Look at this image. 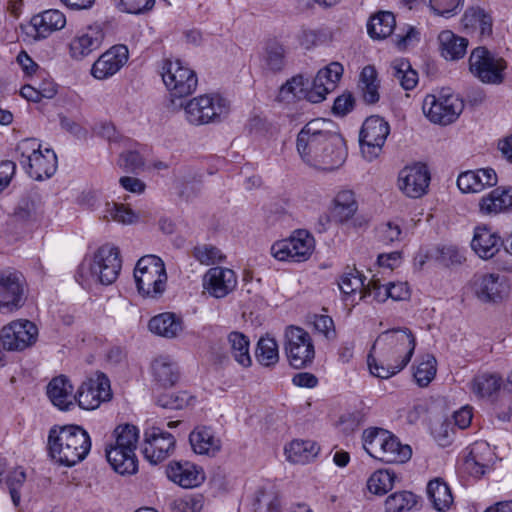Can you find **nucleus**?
<instances>
[{
    "label": "nucleus",
    "mask_w": 512,
    "mask_h": 512,
    "mask_svg": "<svg viewBox=\"0 0 512 512\" xmlns=\"http://www.w3.org/2000/svg\"><path fill=\"white\" fill-rule=\"evenodd\" d=\"M325 141L335 148L333 157L339 161L340 152L337 150H341V134L336 124L324 118H316L306 123L296 139V149L303 162L313 167L319 166V162H329L331 159L320 151Z\"/></svg>",
    "instance_id": "f257e3e1"
},
{
    "label": "nucleus",
    "mask_w": 512,
    "mask_h": 512,
    "mask_svg": "<svg viewBox=\"0 0 512 512\" xmlns=\"http://www.w3.org/2000/svg\"><path fill=\"white\" fill-rule=\"evenodd\" d=\"M90 449V436L80 426H55L49 431V455L60 465L71 467L81 462L86 458Z\"/></svg>",
    "instance_id": "f03ea898"
},
{
    "label": "nucleus",
    "mask_w": 512,
    "mask_h": 512,
    "mask_svg": "<svg viewBox=\"0 0 512 512\" xmlns=\"http://www.w3.org/2000/svg\"><path fill=\"white\" fill-rule=\"evenodd\" d=\"M121 267L119 249L105 244L95 252L92 261L80 265L77 281L82 287H88L92 282L110 285L118 278Z\"/></svg>",
    "instance_id": "7ed1b4c3"
},
{
    "label": "nucleus",
    "mask_w": 512,
    "mask_h": 512,
    "mask_svg": "<svg viewBox=\"0 0 512 512\" xmlns=\"http://www.w3.org/2000/svg\"><path fill=\"white\" fill-rule=\"evenodd\" d=\"M115 444L106 448V457L112 468L119 474H133L137 471L135 450L139 430L131 424L119 425L114 430Z\"/></svg>",
    "instance_id": "20e7f679"
},
{
    "label": "nucleus",
    "mask_w": 512,
    "mask_h": 512,
    "mask_svg": "<svg viewBox=\"0 0 512 512\" xmlns=\"http://www.w3.org/2000/svg\"><path fill=\"white\" fill-rule=\"evenodd\" d=\"M416 347V339L408 328H393L382 332L373 344L372 350L379 349L386 361H397L406 366Z\"/></svg>",
    "instance_id": "39448f33"
},
{
    "label": "nucleus",
    "mask_w": 512,
    "mask_h": 512,
    "mask_svg": "<svg viewBox=\"0 0 512 512\" xmlns=\"http://www.w3.org/2000/svg\"><path fill=\"white\" fill-rule=\"evenodd\" d=\"M134 278L140 294L155 298L165 290L167 274L163 261L155 255L140 258L134 269Z\"/></svg>",
    "instance_id": "423d86ee"
},
{
    "label": "nucleus",
    "mask_w": 512,
    "mask_h": 512,
    "mask_svg": "<svg viewBox=\"0 0 512 512\" xmlns=\"http://www.w3.org/2000/svg\"><path fill=\"white\" fill-rule=\"evenodd\" d=\"M187 121L193 125L219 122L229 112V102L219 94H204L184 105Z\"/></svg>",
    "instance_id": "0eeeda50"
},
{
    "label": "nucleus",
    "mask_w": 512,
    "mask_h": 512,
    "mask_svg": "<svg viewBox=\"0 0 512 512\" xmlns=\"http://www.w3.org/2000/svg\"><path fill=\"white\" fill-rule=\"evenodd\" d=\"M506 62L486 47H477L469 57V70L481 82L486 84H501L504 80Z\"/></svg>",
    "instance_id": "6e6552de"
},
{
    "label": "nucleus",
    "mask_w": 512,
    "mask_h": 512,
    "mask_svg": "<svg viewBox=\"0 0 512 512\" xmlns=\"http://www.w3.org/2000/svg\"><path fill=\"white\" fill-rule=\"evenodd\" d=\"M464 109V102L453 93L429 94L422 104L423 113L435 124L448 125L456 121Z\"/></svg>",
    "instance_id": "1a4fd4ad"
},
{
    "label": "nucleus",
    "mask_w": 512,
    "mask_h": 512,
    "mask_svg": "<svg viewBox=\"0 0 512 512\" xmlns=\"http://www.w3.org/2000/svg\"><path fill=\"white\" fill-rule=\"evenodd\" d=\"M162 79L173 98H182L192 94L197 87L196 73L184 66L179 59L164 61L162 66Z\"/></svg>",
    "instance_id": "9d476101"
},
{
    "label": "nucleus",
    "mask_w": 512,
    "mask_h": 512,
    "mask_svg": "<svg viewBox=\"0 0 512 512\" xmlns=\"http://www.w3.org/2000/svg\"><path fill=\"white\" fill-rule=\"evenodd\" d=\"M285 352L292 367L301 369L310 365L315 349L309 333L300 327H288L285 331Z\"/></svg>",
    "instance_id": "9b49d317"
},
{
    "label": "nucleus",
    "mask_w": 512,
    "mask_h": 512,
    "mask_svg": "<svg viewBox=\"0 0 512 512\" xmlns=\"http://www.w3.org/2000/svg\"><path fill=\"white\" fill-rule=\"evenodd\" d=\"M390 133L388 122L378 116L373 115L365 119L359 134V142L363 156L372 161L382 151V147Z\"/></svg>",
    "instance_id": "f8f14e48"
},
{
    "label": "nucleus",
    "mask_w": 512,
    "mask_h": 512,
    "mask_svg": "<svg viewBox=\"0 0 512 512\" xmlns=\"http://www.w3.org/2000/svg\"><path fill=\"white\" fill-rule=\"evenodd\" d=\"M314 250V238L306 230H297L288 239L275 242L271 254L280 261L303 262Z\"/></svg>",
    "instance_id": "ddd939ff"
},
{
    "label": "nucleus",
    "mask_w": 512,
    "mask_h": 512,
    "mask_svg": "<svg viewBox=\"0 0 512 512\" xmlns=\"http://www.w3.org/2000/svg\"><path fill=\"white\" fill-rule=\"evenodd\" d=\"M175 437L159 427H150L144 431L141 452L151 464L167 459L175 450Z\"/></svg>",
    "instance_id": "4468645a"
},
{
    "label": "nucleus",
    "mask_w": 512,
    "mask_h": 512,
    "mask_svg": "<svg viewBox=\"0 0 512 512\" xmlns=\"http://www.w3.org/2000/svg\"><path fill=\"white\" fill-rule=\"evenodd\" d=\"M38 329L29 320L13 321L0 333L2 347L8 351H22L35 343Z\"/></svg>",
    "instance_id": "2eb2a0df"
},
{
    "label": "nucleus",
    "mask_w": 512,
    "mask_h": 512,
    "mask_svg": "<svg viewBox=\"0 0 512 512\" xmlns=\"http://www.w3.org/2000/svg\"><path fill=\"white\" fill-rule=\"evenodd\" d=\"M25 279L20 272L0 275V312L11 313L25 303Z\"/></svg>",
    "instance_id": "dca6fc26"
},
{
    "label": "nucleus",
    "mask_w": 512,
    "mask_h": 512,
    "mask_svg": "<svg viewBox=\"0 0 512 512\" xmlns=\"http://www.w3.org/2000/svg\"><path fill=\"white\" fill-rule=\"evenodd\" d=\"M112 397L110 381L104 374H97L82 383L76 394L79 407L85 410H94L102 402L109 401Z\"/></svg>",
    "instance_id": "f3484780"
},
{
    "label": "nucleus",
    "mask_w": 512,
    "mask_h": 512,
    "mask_svg": "<svg viewBox=\"0 0 512 512\" xmlns=\"http://www.w3.org/2000/svg\"><path fill=\"white\" fill-rule=\"evenodd\" d=\"M429 183L430 173L422 163L404 167L398 176L399 189L410 198L416 199L426 194Z\"/></svg>",
    "instance_id": "a211bd4d"
},
{
    "label": "nucleus",
    "mask_w": 512,
    "mask_h": 512,
    "mask_svg": "<svg viewBox=\"0 0 512 512\" xmlns=\"http://www.w3.org/2000/svg\"><path fill=\"white\" fill-rule=\"evenodd\" d=\"M237 275L229 268L216 266L206 271L202 279L205 292L216 299L225 298L237 286Z\"/></svg>",
    "instance_id": "6ab92c4d"
},
{
    "label": "nucleus",
    "mask_w": 512,
    "mask_h": 512,
    "mask_svg": "<svg viewBox=\"0 0 512 512\" xmlns=\"http://www.w3.org/2000/svg\"><path fill=\"white\" fill-rule=\"evenodd\" d=\"M129 51L125 45H115L104 52L93 64L91 74L99 80L117 73L128 61Z\"/></svg>",
    "instance_id": "aec40b11"
},
{
    "label": "nucleus",
    "mask_w": 512,
    "mask_h": 512,
    "mask_svg": "<svg viewBox=\"0 0 512 512\" xmlns=\"http://www.w3.org/2000/svg\"><path fill=\"white\" fill-rule=\"evenodd\" d=\"M343 74V67L338 62H332L325 68L318 71L313 80L312 89L308 94V101L319 103L325 96L333 91L337 82Z\"/></svg>",
    "instance_id": "412c9836"
},
{
    "label": "nucleus",
    "mask_w": 512,
    "mask_h": 512,
    "mask_svg": "<svg viewBox=\"0 0 512 512\" xmlns=\"http://www.w3.org/2000/svg\"><path fill=\"white\" fill-rule=\"evenodd\" d=\"M104 32L99 25L89 26L77 35L70 43L72 58L82 60L98 50L103 42Z\"/></svg>",
    "instance_id": "4be33fe9"
},
{
    "label": "nucleus",
    "mask_w": 512,
    "mask_h": 512,
    "mask_svg": "<svg viewBox=\"0 0 512 512\" xmlns=\"http://www.w3.org/2000/svg\"><path fill=\"white\" fill-rule=\"evenodd\" d=\"M473 290L482 302H497L507 293V286L495 274L476 276L473 280Z\"/></svg>",
    "instance_id": "5701e85b"
},
{
    "label": "nucleus",
    "mask_w": 512,
    "mask_h": 512,
    "mask_svg": "<svg viewBox=\"0 0 512 512\" xmlns=\"http://www.w3.org/2000/svg\"><path fill=\"white\" fill-rule=\"evenodd\" d=\"M497 184V174L492 168L466 171L457 179L458 188L464 193H478Z\"/></svg>",
    "instance_id": "b1692460"
},
{
    "label": "nucleus",
    "mask_w": 512,
    "mask_h": 512,
    "mask_svg": "<svg viewBox=\"0 0 512 512\" xmlns=\"http://www.w3.org/2000/svg\"><path fill=\"white\" fill-rule=\"evenodd\" d=\"M501 237L487 227H477L471 241V247L482 259H491L503 247Z\"/></svg>",
    "instance_id": "393cba45"
},
{
    "label": "nucleus",
    "mask_w": 512,
    "mask_h": 512,
    "mask_svg": "<svg viewBox=\"0 0 512 512\" xmlns=\"http://www.w3.org/2000/svg\"><path fill=\"white\" fill-rule=\"evenodd\" d=\"M167 476L183 488L196 487L204 480L201 469L190 462H171L167 467Z\"/></svg>",
    "instance_id": "a878e982"
},
{
    "label": "nucleus",
    "mask_w": 512,
    "mask_h": 512,
    "mask_svg": "<svg viewBox=\"0 0 512 512\" xmlns=\"http://www.w3.org/2000/svg\"><path fill=\"white\" fill-rule=\"evenodd\" d=\"M46 393L52 404L60 410L67 411L74 406L76 395H73V386L64 375L53 378L47 385Z\"/></svg>",
    "instance_id": "bb28decb"
},
{
    "label": "nucleus",
    "mask_w": 512,
    "mask_h": 512,
    "mask_svg": "<svg viewBox=\"0 0 512 512\" xmlns=\"http://www.w3.org/2000/svg\"><path fill=\"white\" fill-rule=\"evenodd\" d=\"M24 169L34 180L42 181L50 178L57 169V156L53 150L46 148L44 152H38L32 157Z\"/></svg>",
    "instance_id": "cd10ccee"
},
{
    "label": "nucleus",
    "mask_w": 512,
    "mask_h": 512,
    "mask_svg": "<svg viewBox=\"0 0 512 512\" xmlns=\"http://www.w3.org/2000/svg\"><path fill=\"white\" fill-rule=\"evenodd\" d=\"M189 442L195 453L210 457H214L222 446L221 440L206 426L196 427L189 435Z\"/></svg>",
    "instance_id": "c85d7f7f"
},
{
    "label": "nucleus",
    "mask_w": 512,
    "mask_h": 512,
    "mask_svg": "<svg viewBox=\"0 0 512 512\" xmlns=\"http://www.w3.org/2000/svg\"><path fill=\"white\" fill-rule=\"evenodd\" d=\"M65 24V15L57 9L46 10L31 19V25L38 38L48 37L53 31L62 29Z\"/></svg>",
    "instance_id": "c756f323"
},
{
    "label": "nucleus",
    "mask_w": 512,
    "mask_h": 512,
    "mask_svg": "<svg viewBox=\"0 0 512 512\" xmlns=\"http://www.w3.org/2000/svg\"><path fill=\"white\" fill-rule=\"evenodd\" d=\"M148 328L158 336L173 339L183 330V322L176 314L165 312L152 317L149 320Z\"/></svg>",
    "instance_id": "7c9ffc66"
},
{
    "label": "nucleus",
    "mask_w": 512,
    "mask_h": 512,
    "mask_svg": "<svg viewBox=\"0 0 512 512\" xmlns=\"http://www.w3.org/2000/svg\"><path fill=\"white\" fill-rule=\"evenodd\" d=\"M154 381L162 387L175 385L180 377L177 364L167 356H160L151 363Z\"/></svg>",
    "instance_id": "2f4dec72"
},
{
    "label": "nucleus",
    "mask_w": 512,
    "mask_h": 512,
    "mask_svg": "<svg viewBox=\"0 0 512 512\" xmlns=\"http://www.w3.org/2000/svg\"><path fill=\"white\" fill-rule=\"evenodd\" d=\"M438 41L441 55L447 60H458L466 54L468 40L450 30L442 31Z\"/></svg>",
    "instance_id": "473e14b6"
},
{
    "label": "nucleus",
    "mask_w": 512,
    "mask_h": 512,
    "mask_svg": "<svg viewBox=\"0 0 512 512\" xmlns=\"http://www.w3.org/2000/svg\"><path fill=\"white\" fill-rule=\"evenodd\" d=\"M512 187H498L484 196L480 203V210L485 214H497L510 209Z\"/></svg>",
    "instance_id": "72a5a7b5"
},
{
    "label": "nucleus",
    "mask_w": 512,
    "mask_h": 512,
    "mask_svg": "<svg viewBox=\"0 0 512 512\" xmlns=\"http://www.w3.org/2000/svg\"><path fill=\"white\" fill-rule=\"evenodd\" d=\"M427 495L434 509L439 512L448 511L454 501L449 486L441 478L429 481Z\"/></svg>",
    "instance_id": "f704fd0d"
},
{
    "label": "nucleus",
    "mask_w": 512,
    "mask_h": 512,
    "mask_svg": "<svg viewBox=\"0 0 512 512\" xmlns=\"http://www.w3.org/2000/svg\"><path fill=\"white\" fill-rule=\"evenodd\" d=\"M503 385V380L497 373H481L471 381L472 392L481 398H491L496 395Z\"/></svg>",
    "instance_id": "c9c22d12"
},
{
    "label": "nucleus",
    "mask_w": 512,
    "mask_h": 512,
    "mask_svg": "<svg viewBox=\"0 0 512 512\" xmlns=\"http://www.w3.org/2000/svg\"><path fill=\"white\" fill-rule=\"evenodd\" d=\"M319 446L312 440H294L285 448L287 459L292 463H307L319 453Z\"/></svg>",
    "instance_id": "e433bc0d"
},
{
    "label": "nucleus",
    "mask_w": 512,
    "mask_h": 512,
    "mask_svg": "<svg viewBox=\"0 0 512 512\" xmlns=\"http://www.w3.org/2000/svg\"><path fill=\"white\" fill-rule=\"evenodd\" d=\"M358 209L354 193L350 190H344L337 194L332 208L333 221L344 223L356 213Z\"/></svg>",
    "instance_id": "4c0bfd02"
},
{
    "label": "nucleus",
    "mask_w": 512,
    "mask_h": 512,
    "mask_svg": "<svg viewBox=\"0 0 512 512\" xmlns=\"http://www.w3.org/2000/svg\"><path fill=\"white\" fill-rule=\"evenodd\" d=\"M382 454L379 459L385 463H405L412 456V449L409 445H404L391 433L384 444Z\"/></svg>",
    "instance_id": "58836bf2"
},
{
    "label": "nucleus",
    "mask_w": 512,
    "mask_h": 512,
    "mask_svg": "<svg viewBox=\"0 0 512 512\" xmlns=\"http://www.w3.org/2000/svg\"><path fill=\"white\" fill-rule=\"evenodd\" d=\"M391 432L378 427H369L362 433L363 448L373 458L379 459L384 444L389 439Z\"/></svg>",
    "instance_id": "ea45409f"
},
{
    "label": "nucleus",
    "mask_w": 512,
    "mask_h": 512,
    "mask_svg": "<svg viewBox=\"0 0 512 512\" xmlns=\"http://www.w3.org/2000/svg\"><path fill=\"white\" fill-rule=\"evenodd\" d=\"M380 82L377 72L373 66H365L362 69L359 80V88L362 91V97L365 103L375 104L380 99L379 94Z\"/></svg>",
    "instance_id": "a19ab883"
},
{
    "label": "nucleus",
    "mask_w": 512,
    "mask_h": 512,
    "mask_svg": "<svg viewBox=\"0 0 512 512\" xmlns=\"http://www.w3.org/2000/svg\"><path fill=\"white\" fill-rule=\"evenodd\" d=\"M309 81L302 75L293 76L287 80L280 89L277 96L278 101L291 103L296 99L307 98L310 91H307Z\"/></svg>",
    "instance_id": "79ce46f5"
},
{
    "label": "nucleus",
    "mask_w": 512,
    "mask_h": 512,
    "mask_svg": "<svg viewBox=\"0 0 512 512\" xmlns=\"http://www.w3.org/2000/svg\"><path fill=\"white\" fill-rule=\"evenodd\" d=\"M396 25L393 13L383 11L372 16L368 22L369 35L374 39H384L391 35Z\"/></svg>",
    "instance_id": "37998d69"
},
{
    "label": "nucleus",
    "mask_w": 512,
    "mask_h": 512,
    "mask_svg": "<svg viewBox=\"0 0 512 512\" xmlns=\"http://www.w3.org/2000/svg\"><path fill=\"white\" fill-rule=\"evenodd\" d=\"M227 339L230 345V352L235 361L244 368L249 367L252 360L249 353L250 343L248 337L241 332L232 331Z\"/></svg>",
    "instance_id": "c03bdc74"
},
{
    "label": "nucleus",
    "mask_w": 512,
    "mask_h": 512,
    "mask_svg": "<svg viewBox=\"0 0 512 512\" xmlns=\"http://www.w3.org/2000/svg\"><path fill=\"white\" fill-rule=\"evenodd\" d=\"M285 47L277 42L271 41L266 45L263 61L264 66L271 72H279L285 66Z\"/></svg>",
    "instance_id": "a18cd8bd"
},
{
    "label": "nucleus",
    "mask_w": 512,
    "mask_h": 512,
    "mask_svg": "<svg viewBox=\"0 0 512 512\" xmlns=\"http://www.w3.org/2000/svg\"><path fill=\"white\" fill-rule=\"evenodd\" d=\"M365 277L356 269L347 267L346 271L340 276L338 286L341 292L349 296L356 291H360L363 295L365 289Z\"/></svg>",
    "instance_id": "49530a36"
},
{
    "label": "nucleus",
    "mask_w": 512,
    "mask_h": 512,
    "mask_svg": "<svg viewBox=\"0 0 512 512\" xmlns=\"http://www.w3.org/2000/svg\"><path fill=\"white\" fill-rule=\"evenodd\" d=\"M396 474L390 470H378L367 481L368 490L376 495H384L390 491L396 479Z\"/></svg>",
    "instance_id": "de8ad7c7"
},
{
    "label": "nucleus",
    "mask_w": 512,
    "mask_h": 512,
    "mask_svg": "<svg viewBox=\"0 0 512 512\" xmlns=\"http://www.w3.org/2000/svg\"><path fill=\"white\" fill-rule=\"evenodd\" d=\"M256 358L264 366L275 365L279 360L278 345L275 339L262 337L257 343Z\"/></svg>",
    "instance_id": "09e8293b"
},
{
    "label": "nucleus",
    "mask_w": 512,
    "mask_h": 512,
    "mask_svg": "<svg viewBox=\"0 0 512 512\" xmlns=\"http://www.w3.org/2000/svg\"><path fill=\"white\" fill-rule=\"evenodd\" d=\"M417 504V497L409 491L395 492L385 500L386 512H404Z\"/></svg>",
    "instance_id": "8fccbe9b"
},
{
    "label": "nucleus",
    "mask_w": 512,
    "mask_h": 512,
    "mask_svg": "<svg viewBox=\"0 0 512 512\" xmlns=\"http://www.w3.org/2000/svg\"><path fill=\"white\" fill-rule=\"evenodd\" d=\"M394 77L405 90H412L418 83V73L412 69L409 61L399 60L393 65Z\"/></svg>",
    "instance_id": "3c124183"
},
{
    "label": "nucleus",
    "mask_w": 512,
    "mask_h": 512,
    "mask_svg": "<svg viewBox=\"0 0 512 512\" xmlns=\"http://www.w3.org/2000/svg\"><path fill=\"white\" fill-rule=\"evenodd\" d=\"M192 256L202 265L212 266L221 263L226 256L211 244H198L192 250Z\"/></svg>",
    "instance_id": "603ef678"
},
{
    "label": "nucleus",
    "mask_w": 512,
    "mask_h": 512,
    "mask_svg": "<svg viewBox=\"0 0 512 512\" xmlns=\"http://www.w3.org/2000/svg\"><path fill=\"white\" fill-rule=\"evenodd\" d=\"M436 359L433 355L427 354L420 362L414 372V378L421 387L427 386L436 375Z\"/></svg>",
    "instance_id": "864d4df0"
},
{
    "label": "nucleus",
    "mask_w": 512,
    "mask_h": 512,
    "mask_svg": "<svg viewBox=\"0 0 512 512\" xmlns=\"http://www.w3.org/2000/svg\"><path fill=\"white\" fill-rule=\"evenodd\" d=\"M328 143H329L328 141H325L322 144L320 151H322L323 152L322 154L328 156V158L331 160L329 162H319V166H315V167L323 169V170L331 171V170L338 168L339 166H341L344 163V161L346 159L347 151H346V147H345V141H344L343 137L341 136V150H338L340 152V154H339L340 156L338 157L339 161H336L335 158L333 157V155L335 154V148H333V146H331Z\"/></svg>",
    "instance_id": "5fc2aeb1"
},
{
    "label": "nucleus",
    "mask_w": 512,
    "mask_h": 512,
    "mask_svg": "<svg viewBox=\"0 0 512 512\" xmlns=\"http://www.w3.org/2000/svg\"><path fill=\"white\" fill-rule=\"evenodd\" d=\"M25 480L26 474L22 468L14 469L9 472L6 477V484L8 486L12 502L16 507L20 504L21 496L19 490L23 486Z\"/></svg>",
    "instance_id": "6e6d98bb"
},
{
    "label": "nucleus",
    "mask_w": 512,
    "mask_h": 512,
    "mask_svg": "<svg viewBox=\"0 0 512 512\" xmlns=\"http://www.w3.org/2000/svg\"><path fill=\"white\" fill-rule=\"evenodd\" d=\"M471 25H478L482 35H490L492 32V18L481 8H471L465 13Z\"/></svg>",
    "instance_id": "4d7b16f0"
},
{
    "label": "nucleus",
    "mask_w": 512,
    "mask_h": 512,
    "mask_svg": "<svg viewBox=\"0 0 512 512\" xmlns=\"http://www.w3.org/2000/svg\"><path fill=\"white\" fill-rule=\"evenodd\" d=\"M190 396L186 392L165 393L158 398V405L165 409L179 410L189 404Z\"/></svg>",
    "instance_id": "13d9d810"
},
{
    "label": "nucleus",
    "mask_w": 512,
    "mask_h": 512,
    "mask_svg": "<svg viewBox=\"0 0 512 512\" xmlns=\"http://www.w3.org/2000/svg\"><path fill=\"white\" fill-rule=\"evenodd\" d=\"M41 145L36 139L27 138L21 140L16 146V153L20 156L18 158L20 164L24 167L30 162V159L41 152Z\"/></svg>",
    "instance_id": "bf43d9fd"
},
{
    "label": "nucleus",
    "mask_w": 512,
    "mask_h": 512,
    "mask_svg": "<svg viewBox=\"0 0 512 512\" xmlns=\"http://www.w3.org/2000/svg\"><path fill=\"white\" fill-rule=\"evenodd\" d=\"M368 365L372 375L387 379L396 373L400 372L405 366L397 361H388L387 365L379 364L375 359L368 358Z\"/></svg>",
    "instance_id": "052dcab7"
},
{
    "label": "nucleus",
    "mask_w": 512,
    "mask_h": 512,
    "mask_svg": "<svg viewBox=\"0 0 512 512\" xmlns=\"http://www.w3.org/2000/svg\"><path fill=\"white\" fill-rule=\"evenodd\" d=\"M106 213V217H110L114 221L122 224H131L136 218L131 209L119 203L107 204Z\"/></svg>",
    "instance_id": "680f3d73"
},
{
    "label": "nucleus",
    "mask_w": 512,
    "mask_h": 512,
    "mask_svg": "<svg viewBox=\"0 0 512 512\" xmlns=\"http://www.w3.org/2000/svg\"><path fill=\"white\" fill-rule=\"evenodd\" d=\"M117 7L126 13L143 14L150 11L154 5L155 0H114Z\"/></svg>",
    "instance_id": "e2e57ef3"
},
{
    "label": "nucleus",
    "mask_w": 512,
    "mask_h": 512,
    "mask_svg": "<svg viewBox=\"0 0 512 512\" xmlns=\"http://www.w3.org/2000/svg\"><path fill=\"white\" fill-rule=\"evenodd\" d=\"M437 259L445 266L461 264L465 257L455 245H443L437 249Z\"/></svg>",
    "instance_id": "0e129e2a"
},
{
    "label": "nucleus",
    "mask_w": 512,
    "mask_h": 512,
    "mask_svg": "<svg viewBox=\"0 0 512 512\" xmlns=\"http://www.w3.org/2000/svg\"><path fill=\"white\" fill-rule=\"evenodd\" d=\"M368 296H373L377 302H385L389 298L388 285H382L380 279L373 276L365 286L360 299H365Z\"/></svg>",
    "instance_id": "69168bd1"
},
{
    "label": "nucleus",
    "mask_w": 512,
    "mask_h": 512,
    "mask_svg": "<svg viewBox=\"0 0 512 512\" xmlns=\"http://www.w3.org/2000/svg\"><path fill=\"white\" fill-rule=\"evenodd\" d=\"M120 167L128 172H136L144 167L143 157L137 151H127L122 153L119 161Z\"/></svg>",
    "instance_id": "338daca9"
},
{
    "label": "nucleus",
    "mask_w": 512,
    "mask_h": 512,
    "mask_svg": "<svg viewBox=\"0 0 512 512\" xmlns=\"http://www.w3.org/2000/svg\"><path fill=\"white\" fill-rule=\"evenodd\" d=\"M462 0H430L431 8L439 15L448 16L455 12Z\"/></svg>",
    "instance_id": "774afa93"
}]
</instances>
